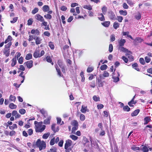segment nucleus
<instances>
[{
	"mask_svg": "<svg viewBox=\"0 0 152 152\" xmlns=\"http://www.w3.org/2000/svg\"><path fill=\"white\" fill-rule=\"evenodd\" d=\"M85 119V116L83 114H81L80 115V119L81 121H84Z\"/></svg>",
	"mask_w": 152,
	"mask_h": 152,
	"instance_id": "nucleus-64",
	"label": "nucleus"
},
{
	"mask_svg": "<svg viewBox=\"0 0 152 152\" xmlns=\"http://www.w3.org/2000/svg\"><path fill=\"white\" fill-rule=\"evenodd\" d=\"M126 42V41L125 39H121L120 40H118V43L119 47L123 46L124 45Z\"/></svg>",
	"mask_w": 152,
	"mask_h": 152,
	"instance_id": "nucleus-15",
	"label": "nucleus"
},
{
	"mask_svg": "<svg viewBox=\"0 0 152 152\" xmlns=\"http://www.w3.org/2000/svg\"><path fill=\"white\" fill-rule=\"evenodd\" d=\"M70 137L73 140H76L78 138V137L77 136L73 135L71 134L70 136Z\"/></svg>",
	"mask_w": 152,
	"mask_h": 152,
	"instance_id": "nucleus-53",
	"label": "nucleus"
},
{
	"mask_svg": "<svg viewBox=\"0 0 152 152\" xmlns=\"http://www.w3.org/2000/svg\"><path fill=\"white\" fill-rule=\"evenodd\" d=\"M56 124H53L51 126V129L54 132V133L58 132L59 130V129L58 126L56 129H55Z\"/></svg>",
	"mask_w": 152,
	"mask_h": 152,
	"instance_id": "nucleus-16",
	"label": "nucleus"
},
{
	"mask_svg": "<svg viewBox=\"0 0 152 152\" xmlns=\"http://www.w3.org/2000/svg\"><path fill=\"white\" fill-rule=\"evenodd\" d=\"M23 57L21 56L18 59V62L20 64H21L23 63Z\"/></svg>",
	"mask_w": 152,
	"mask_h": 152,
	"instance_id": "nucleus-59",
	"label": "nucleus"
},
{
	"mask_svg": "<svg viewBox=\"0 0 152 152\" xmlns=\"http://www.w3.org/2000/svg\"><path fill=\"white\" fill-rule=\"evenodd\" d=\"M103 79L104 78L101 75H100L99 77L97 78V83L99 87H102L104 84L105 83V81H102V79Z\"/></svg>",
	"mask_w": 152,
	"mask_h": 152,
	"instance_id": "nucleus-4",
	"label": "nucleus"
},
{
	"mask_svg": "<svg viewBox=\"0 0 152 152\" xmlns=\"http://www.w3.org/2000/svg\"><path fill=\"white\" fill-rule=\"evenodd\" d=\"M40 112L44 116L43 119L46 118V116L48 115L47 113L43 109H42L40 111Z\"/></svg>",
	"mask_w": 152,
	"mask_h": 152,
	"instance_id": "nucleus-25",
	"label": "nucleus"
},
{
	"mask_svg": "<svg viewBox=\"0 0 152 152\" xmlns=\"http://www.w3.org/2000/svg\"><path fill=\"white\" fill-rule=\"evenodd\" d=\"M50 10L49 6L47 5H45L42 7V10L45 12L48 11Z\"/></svg>",
	"mask_w": 152,
	"mask_h": 152,
	"instance_id": "nucleus-26",
	"label": "nucleus"
},
{
	"mask_svg": "<svg viewBox=\"0 0 152 152\" xmlns=\"http://www.w3.org/2000/svg\"><path fill=\"white\" fill-rule=\"evenodd\" d=\"M17 105L13 103H11L9 105V107L11 109H15L17 108Z\"/></svg>",
	"mask_w": 152,
	"mask_h": 152,
	"instance_id": "nucleus-40",
	"label": "nucleus"
},
{
	"mask_svg": "<svg viewBox=\"0 0 152 152\" xmlns=\"http://www.w3.org/2000/svg\"><path fill=\"white\" fill-rule=\"evenodd\" d=\"M123 110L125 111L129 112L130 110V108L128 105H126L124 107Z\"/></svg>",
	"mask_w": 152,
	"mask_h": 152,
	"instance_id": "nucleus-42",
	"label": "nucleus"
},
{
	"mask_svg": "<svg viewBox=\"0 0 152 152\" xmlns=\"http://www.w3.org/2000/svg\"><path fill=\"white\" fill-rule=\"evenodd\" d=\"M83 7L85 9H87L90 10L92 9V7L90 5H85Z\"/></svg>",
	"mask_w": 152,
	"mask_h": 152,
	"instance_id": "nucleus-48",
	"label": "nucleus"
},
{
	"mask_svg": "<svg viewBox=\"0 0 152 152\" xmlns=\"http://www.w3.org/2000/svg\"><path fill=\"white\" fill-rule=\"evenodd\" d=\"M12 45V42H9L7 44L5 45V49H9Z\"/></svg>",
	"mask_w": 152,
	"mask_h": 152,
	"instance_id": "nucleus-41",
	"label": "nucleus"
},
{
	"mask_svg": "<svg viewBox=\"0 0 152 152\" xmlns=\"http://www.w3.org/2000/svg\"><path fill=\"white\" fill-rule=\"evenodd\" d=\"M99 16H101V17H99L98 18L101 21H103L105 20V18L104 15L102 13H100L98 15Z\"/></svg>",
	"mask_w": 152,
	"mask_h": 152,
	"instance_id": "nucleus-29",
	"label": "nucleus"
},
{
	"mask_svg": "<svg viewBox=\"0 0 152 152\" xmlns=\"http://www.w3.org/2000/svg\"><path fill=\"white\" fill-rule=\"evenodd\" d=\"M50 135V133L49 132L44 134L42 136V138L43 139H47Z\"/></svg>",
	"mask_w": 152,
	"mask_h": 152,
	"instance_id": "nucleus-38",
	"label": "nucleus"
},
{
	"mask_svg": "<svg viewBox=\"0 0 152 152\" xmlns=\"http://www.w3.org/2000/svg\"><path fill=\"white\" fill-rule=\"evenodd\" d=\"M33 63L32 60H29L25 62L24 65L26 66L28 68L30 69L33 66Z\"/></svg>",
	"mask_w": 152,
	"mask_h": 152,
	"instance_id": "nucleus-6",
	"label": "nucleus"
},
{
	"mask_svg": "<svg viewBox=\"0 0 152 152\" xmlns=\"http://www.w3.org/2000/svg\"><path fill=\"white\" fill-rule=\"evenodd\" d=\"M140 63L142 65H144L145 64V62L144 58H141L139 59Z\"/></svg>",
	"mask_w": 152,
	"mask_h": 152,
	"instance_id": "nucleus-57",
	"label": "nucleus"
},
{
	"mask_svg": "<svg viewBox=\"0 0 152 152\" xmlns=\"http://www.w3.org/2000/svg\"><path fill=\"white\" fill-rule=\"evenodd\" d=\"M32 18H30L28 20L27 24L28 26L31 25L33 23V20Z\"/></svg>",
	"mask_w": 152,
	"mask_h": 152,
	"instance_id": "nucleus-61",
	"label": "nucleus"
},
{
	"mask_svg": "<svg viewBox=\"0 0 152 152\" xmlns=\"http://www.w3.org/2000/svg\"><path fill=\"white\" fill-rule=\"evenodd\" d=\"M57 64L59 66L60 68H62V67H63L65 66L64 65V64L63 62V61L60 59H59L57 61Z\"/></svg>",
	"mask_w": 152,
	"mask_h": 152,
	"instance_id": "nucleus-23",
	"label": "nucleus"
},
{
	"mask_svg": "<svg viewBox=\"0 0 152 152\" xmlns=\"http://www.w3.org/2000/svg\"><path fill=\"white\" fill-rule=\"evenodd\" d=\"M17 125L16 124H13L12 126H9V128L11 130L14 129L15 128H17Z\"/></svg>",
	"mask_w": 152,
	"mask_h": 152,
	"instance_id": "nucleus-49",
	"label": "nucleus"
},
{
	"mask_svg": "<svg viewBox=\"0 0 152 152\" xmlns=\"http://www.w3.org/2000/svg\"><path fill=\"white\" fill-rule=\"evenodd\" d=\"M103 75L104 77H107L109 76V74L107 71H105L104 72Z\"/></svg>",
	"mask_w": 152,
	"mask_h": 152,
	"instance_id": "nucleus-55",
	"label": "nucleus"
},
{
	"mask_svg": "<svg viewBox=\"0 0 152 152\" xmlns=\"http://www.w3.org/2000/svg\"><path fill=\"white\" fill-rule=\"evenodd\" d=\"M72 125L74 126H78V124L77 121L76 120H73L71 123Z\"/></svg>",
	"mask_w": 152,
	"mask_h": 152,
	"instance_id": "nucleus-37",
	"label": "nucleus"
},
{
	"mask_svg": "<svg viewBox=\"0 0 152 152\" xmlns=\"http://www.w3.org/2000/svg\"><path fill=\"white\" fill-rule=\"evenodd\" d=\"M46 61L48 63L51 62L52 60L50 56H47L45 58Z\"/></svg>",
	"mask_w": 152,
	"mask_h": 152,
	"instance_id": "nucleus-43",
	"label": "nucleus"
},
{
	"mask_svg": "<svg viewBox=\"0 0 152 152\" xmlns=\"http://www.w3.org/2000/svg\"><path fill=\"white\" fill-rule=\"evenodd\" d=\"M35 18L37 20L41 22L43 21L44 19L43 17L39 14H37L35 16Z\"/></svg>",
	"mask_w": 152,
	"mask_h": 152,
	"instance_id": "nucleus-11",
	"label": "nucleus"
},
{
	"mask_svg": "<svg viewBox=\"0 0 152 152\" xmlns=\"http://www.w3.org/2000/svg\"><path fill=\"white\" fill-rule=\"evenodd\" d=\"M101 24L104 27H108L110 24V21H106L101 23Z\"/></svg>",
	"mask_w": 152,
	"mask_h": 152,
	"instance_id": "nucleus-20",
	"label": "nucleus"
},
{
	"mask_svg": "<svg viewBox=\"0 0 152 152\" xmlns=\"http://www.w3.org/2000/svg\"><path fill=\"white\" fill-rule=\"evenodd\" d=\"M16 99V98L15 96H13L12 95H10L9 97V99L10 101L15 102Z\"/></svg>",
	"mask_w": 152,
	"mask_h": 152,
	"instance_id": "nucleus-35",
	"label": "nucleus"
},
{
	"mask_svg": "<svg viewBox=\"0 0 152 152\" xmlns=\"http://www.w3.org/2000/svg\"><path fill=\"white\" fill-rule=\"evenodd\" d=\"M35 43L37 45H39L41 43L42 39L39 37H37L36 38L35 37Z\"/></svg>",
	"mask_w": 152,
	"mask_h": 152,
	"instance_id": "nucleus-22",
	"label": "nucleus"
},
{
	"mask_svg": "<svg viewBox=\"0 0 152 152\" xmlns=\"http://www.w3.org/2000/svg\"><path fill=\"white\" fill-rule=\"evenodd\" d=\"M12 63L11 64V66L12 67L14 66L17 63V60L16 59V57H15L12 59Z\"/></svg>",
	"mask_w": 152,
	"mask_h": 152,
	"instance_id": "nucleus-21",
	"label": "nucleus"
},
{
	"mask_svg": "<svg viewBox=\"0 0 152 152\" xmlns=\"http://www.w3.org/2000/svg\"><path fill=\"white\" fill-rule=\"evenodd\" d=\"M107 7L105 6H104L102 8V14L104 15H105L107 11Z\"/></svg>",
	"mask_w": 152,
	"mask_h": 152,
	"instance_id": "nucleus-39",
	"label": "nucleus"
},
{
	"mask_svg": "<svg viewBox=\"0 0 152 152\" xmlns=\"http://www.w3.org/2000/svg\"><path fill=\"white\" fill-rule=\"evenodd\" d=\"M72 144V141L68 139L66 141L64 145V149L66 152H70L72 150V148H69L71 146Z\"/></svg>",
	"mask_w": 152,
	"mask_h": 152,
	"instance_id": "nucleus-3",
	"label": "nucleus"
},
{
	"mask_svg": "<svg viewBox=\"0 0 152 152\" xmlns=\"http://www.w3.org/2000/svg\"><path fill=\"white\" fill-rule=\"evenodd\" d=\"M46 117L43 121V123L45 125L49 124L51 119V117L48 115L46 116Z\"/></svg>",
	"mask_w": 152,
	"mask_h": 152,
	"instance_id": "nucleus-8",
	"label": "nucleus"
},
{
	"mask_svg": "<svg viewBox=\"0 0 152 152\" xmlns=\"http://www.w3.org/2000/svg\"><path fill=\"white\" fill-rule=\"evenodd\" d=\"M141 15L140 12H138V14L135 16V18L137 20H139L141 19Z\"/></svg>",
	"mask_w": 152,
	"mask_h": 152,
	"instance_id": "nucleus-50",
	"label": "nucleus"
},
{
	"mask_svg": "<svg viewBox=\"0 0 152 152\" xmlns=\"http://www.w3.org/2000/svg\"><path fill=\"white\" fill-rule=\"evenodd\" d=\"M44 50H42L40 53L39 50H36L35 51L33 54V56L35 58H40L44 55L45 54Z\"/></svg>",
	"mask_w": 152,
	"mask_h": 152,
	"instance_id": "nucleus-5",
	"label": "nucleus"
},
{
	"mask_svg": "<svg viewBox=\"0 0 152 152\" xmlns=\"http://www.w3.org/2000/svg\"><path fill=\"white\" fill-rule=\"evenodd\" d=\"M131 149L133 150L134 151H136L137 150L140 151V148L138 147H136L135 146H134L132 147H131Z\"/></svg>",
	"mask_w": 152,
	"mask_h": 152,
	"instance_id": "nucleus-52",
	"label": "nucleus"
},
{
	"mask_svg": "<svg viewBox=\"0 0 152 152\" xmlns=\"http://www.w3.org/2000/svg\"><path fill=\"white\" fill-rule=\"evenodd\" d=\"M120 24L117 22H115L113 24V27L114 29H116L119 27Z\"/></svg>",
	"mask_w": 152,
	"mask_h": 152,
	"instance_id": "nucleus-32",
	"label": "nucleus"
},
{
	"mask_svg": "<svg viewBox=\"0 0 152 152\" xmlns=\"http://www.w3.org/2000/svg\"><path fill=\"white\" fill-rule=\"evenodd\" d=\"M37 146L39 148V151L44 149L46 147V144L45 142L43 141H41L40 139H38L36 142Z\"/></svg>",
	"mask_w": 152,
	"mask_h": 152,
	"instance_id": "nucleus-2",
	"label": "nucleus"
},
{
	"mask_svg": "<svg viewBox=\"0 0 152 152\" xmlns=\"http://www.w3.org/2000/svg\"><path fill=\"white\" fill-rule=\"evenodd\" d=\"M119 48L121 51L124 52H127V53L129 51L127 49L125 48L123 46L120 47Z\"/></svg>",
	"mask_w": 152,
	"mask_h": 152,
	"instance_id": "nucleus-36",
	"label": "nucleus"
},
{
	"mask_svg": "<svg viewBox=\"0 0 152 152\" xmlns=\"http://www.w3.org/2000/svg\"><path fill=\"white\" fill-rule=\"evenodd\" d=\"M151 117L150 116H146L145 117L144 119V124H147L149 122L151 121Z\"/></svg>",
	"mask_w": 152,
	"mask_h": 152,
	"instance_id": "nucleus-14",
	"label": "nucleus"
},
{
	"mask_svg": "<svg viewBox=\"0 0 152 152\" xmlns=\"http://www.w3.org/2000/svg\"><path fill=\"white\" fill-rule=\"evenodd\" d=\"M19 112L22 115L24 114L26 112V110L24 109H20L19 110Z\"/></svg>",
	"mask_w": 152,
	"mask_h": 152,
	"instance_id": "nucleus-56",
	"label": "nucleus"
},
{
	"mask_svg": "<svg viewBox=\"0 0 152 152\" xmlns=\"http://www.w3.org/2000/svg\"><path fill=\"white\" fill-rule=\"evenodd\" d=\"M119 13L121 15H123L124 16H126L127 14V12L126 10H120L119 11Z\"/></svg>",
	"mask_w": 152,
	"mask_h": 152,
	"instance_id": "nucleus-30",
	"label": "nucleus"
},
{
	"mask_svg": "<svg viewBox=\"0 0 152 152\" xmlns=\"http://www.w3.org/2000/svg\"><path fill=\"white\" fill-rule=\"evenodd\" d=\"M37 124V125L36 126L35 128L36 132H43L46 128V126L45 125L43 124V122L40 121L38 122L36 121L34 122V124Z\"/></svg>",
	"mask_w": 152,
	"mask_h": 152,
	"instance_id": "nucleus-1",
	"label": "nucleus"
},
{
	"mask_svg": "<svg viewBox=\"0 0 152 152\" xmlns=\"http://www.w3.org/2000/svg\"><path fill=\"white\" fill-rule=\"evenodd\" d=\"M113 46L112 44H110L109 47V51L110 52H111L113 50Z\"/></svg>",
	"mask_w": 152,
	"mask_h": 152,
	"instance_id": "nucleus-60",
	"label": "nucleus"
},
{
	"mask_svg": "<svg viewBox=\"0 0 152 152\" xmlns=\"http://www.w3.org/2000/svg\"><path fill=\"white\" fill-rule=\"evenodd\" d=\"M48 45L52 50L54 49V46L53 42H49Z\"/></svg>",
	"mask_w": 152,
	"mask_h": 152,
	"instance_id": "nucleus-46",
	"label": "nucleus"
},
{
	"mask_svg": "<svg viewBox=\"0 0 152 152\" xmlns=\"http://www.w3.org/2000/svg\"><path fill=\"white\" fill-rule=\"evenodd\" d=\"M115 38L114 34H113L110 36V40L111 42H113L115 40Z\"/></svg>",
	"mask_w": 152,
	"mask_h": 152,
	"instance_id": "nucleus-54",
	"label": "nucleus"
},
{
	"mask_svg": "<svg viewBox=\"0 0 152 152\" xmlns=\"http://www.w3.org/2000/svg\"><path fill=\"white\" fill-rule=\"evenodd\" d=\"M108 16L110 20H115L116 19L115 13L112 11L109 12Z\"/></svg>",
	"mask_w": 152,
	"mask_h": 152,
	"instance_id": "nucleus-9",
	"label": "nucleus"
},
{
	"mask_svg": "<svg viewBox=\"0 0 152 152\" xmlns=\"http://www.w3.org/2000/svg\"><path fill=\"white\" fill-rule=\"evenodd\" d=\"M44 17L46 19L48 20H50L52 18V16L49 14H47L44 15Z\"/></svg>",
	"mask_w": 152,
	"mask_h": 152,
	"instance_id": "nucleus-44",
	"label": "nucleus"
},
{
	"mask_svg": "<svg viewBox=\"0 0 152 152\" xmlns=\"http://www.w3.org/2000/svg\"><path fill=\"white\" fill-rule=\"evenodd\" d=\"M93 99L95 102L100 101V98L99 97H97L96 95H94L93 96Z\"/></svg>",
	"mask_w": 152,
	"mask_h": 152,
	"instance_id": "nucleus-47",
	"label": "nucleus"
},
{
	"mask_svg": "<svg viewBox=\"0 0 152 152\" xmlns=\"http://www.w3.org/2000/svg\"><path fill=\"white\" fill-rule=\"evenodd\" d=\"M107 68V66L106 64H104L100 67V69L102 70H106Z\"/></svg>",
	"mask_w": 152,
	"mask_h": 152,
	"instance_id": "nucleus-51",
	"label": "nucleus"
},
{
	"mask_svg": "<svg viewBox=\"0 0 152 152\" xmlns=\"http://www.w3.org/2000/svg\"><path fill=\"white\" fill-rule=\"evenodd\" d=\"M140 111V109L136 110L131 113V115L132 117L136 116L138 115Z\"/></svg>",
	"mask_w": 152,
	"mask_h": 152,
	"instance_id": "nucleus-19",
	"label": "nucleus"
},
{
	"mask_svg": "<svg viewBox=\"0 0 152 152\" xmlns=\"http://www.w3.org/2000/svg\"><path fill=\"white\" fill-rule=\"evenodd\" d=\"M132 52L130 51H129L126 54V55L129 59V61H132L134 60V57L132 55Z\"/></svg>",
	"mask_w": 152,
	"mask_h": 152,
	"instance_id": "nucleus-7",
	"label": "nucleus"
},
{
	"mask_svg": "<svg viewBox=\"0 0 152 152\" xmlns=\"http://www.w3.org/2000/svg\"><path fill=\"white\" fill-rule=\"evenodd\" d=\"M80 75L81 77V81L84 82L85 80V77L84 75V72L83 71H81L80 73Z\"/></svg>",
	"mask_w": 152,
	"mask_h": 152,
	"instance_id": "nucleus-45",
	"label": "nucleus"
},
{
	"mask_svg": "<svg viewBox=\"0 0 152 152\" xmlns=\"http://www.w3.org/2000/svg\"><path fill=\"white\" fill-rule=\"evenodd\" d=\"M141 147H142V148H140V151H142L143 152H148V151L149 149L146 145H142Z\"/></svg>",
	"mask_w": 152,
	"mask_h": 152,
	"instance_id": "nucleus-13",
	"label": "nucleus"
},
{
	"mask_svg": "<svg viewBox=\"0 0 152 152\" xmlns=\"http://www.w3.org/2000/svg\"><path fill=\"white\" fill-rule=\"evenodd\" d=\"M55 138H53L50 141V145H53L55 144Z\"/></svg>",
	"mask_w": 152,
	"mask_h": 152,
	"instance_id": "nucleus-62",
	"label": "nucleus"
},
{
	"mask_svg": "<svg viewBox=\"0 0 152 152\" xmlns=\"http://www.w3.org/2000/svg\"><path fill=\"white\" fill-rule=\"evenodd\" d=\"M31 33L32 34L37 35H39L40 34V32L38 29H32L31 31Z\"/></svg>",
	"mask_w": 152,
	"mask_h": 152,
	"instance_id": "nucleus-17",
	"label": "nucleus"
},
{
	"mask_svg": "<svg viewBox=\"0 0 152 152\" xmlns=\"http://www.w3.org/2000/svg\"><path fill=\"white\" fill-rule=\"evenodd\" d=\"M10 49H5L4 50L3 53L6 56L8 57L10 55Z\"/></svg>",
	"mask_w": 152,
	"mask_h": 152,
	"instance_id": "nucleus-24",
	"label": "nucleus"
},
{
	"mask_svg": "<svg viewBox=\"0 0 152 152\" xmlns=\"http://www.w3.org/2000/svg\"><path fill=\"white\" fill-rule=\"evenodd\" d=\"M32 58V55L31 53L27 54L26 55L25 57V59L26 60H29L31 59Z\"/></svg>",
	"mask_w": 152,
	"mask_h": 152,
	"instance_id": "nucleus-33",
	"label": "nucleus"
},
{
	"mask_svg": "<svg viewBox=\"0 0 152 152\" xmlns=\"http://www.w3.org/2000/svg\"><path fill=\"white\" fill-rule=\"evenodd\" d=\"M132 67L137 71H140L138 67V65L137 63H135L132 65Z\"/></svg>",
	"mask_w": 152,
	"mask_h": 152,
	"instance_id": "nucleus-31",
	"label": "nucleus"
},
{
	"mask_svg": "<svg viewBox=\"0 0 152 152\" xmlns=\"http://www.w3.org/2000/svg\"><path fill=\"white\" fill-rule=\"evenodd\" d=\"M137 103V101H134V100H131L130 101L128 102V104L130 107H134V104H136Z\"/></svg>",
	"mask_w": 152,
	"mask_h": 152,
	"instance_id": "nucleus-18",
	"label": "nucleus"
},
{
	"mask_svg": "<svg viewBox=\"0 0 152 152\" xmlns=\"http://www.w3.org/2000/svg\"><path fill=\"white\" fill-rule=\"evenodd\" d=\"M87 109V107L83 105H82V108L81 109V111L83 113H86Z\"/></svg>",
	"mask_w": 152,
	"mask_h": 152,
	"instance_id": "nucleus-34",
	"label": "nucleus"
},
{
	"mask_svg": "<svg viewBox=\"0 0 152 152\" xmlns=\"http://www.w3.org/2000/svg\"><path fill=\"white\" fill-rule=\"evenodd\" d=\"M129 31L123 32V35L124 36L127 35L128 37L132 39H133L131 35H129Z\"/></svg>",
	"mask_w": 152,
	"mask_h": 152,
	"instance_id": "nucleus-27",
	"label": "nucleus"
},
{
	"mask_svg": "<svg viewBox=\"0 0 152 152\" xmlns=\"http://www.w3.org/2000/svg\"><path fill=\"white\" fill-rule=\"evenodd\" d=\"M54 66L57 72L58 75L59 77H63V75L61 73V70L58 65L57 64H56Z\"/></svg>",
	"mask_w": 152,
	"mask_h": 152,
	"instance_id": "nucleus-10",
	"label": "nucleus"
},
{
	"mask_svg": "<svg viewBox=\"0 0 152 152\" xmlns=\"http://www.w3.org/2000/svg\"><path fill=\"white\" fill-rule=\"evenodd\" d=\"M12 39V38L11 36L10 35H9L8 36L7 38L5 40L4 43L6 44L8 42H11Z\"/></svg>",
	"mask_w": 152,
	"mask_h": 152,
	"instance_id": "nucleus-28",
	"label": "nucleus"
},
{
	"mask_svg": "<svg viewBox=\"0 0 152 152\" xmlns=\"http://www.w3.org/2000/svg\"><path fill=\"white\" fill-rule=\"evenodd\" d=\"M39 10V9L38 8H35L32 11V13L33 14H34L37 13Z\"/></svg>",
	"mask_w": 152,
	"mask_h": 152,
	"instance_id": "nucleus-63",
	"label": "nucleus"
},
{
	"mask_svg": "<svg viewBox=\"0 0 152 152\" xmlns=\"http://www.w3.org/2000/svg\"><path fill=\"white\" fill-rule=\"evenodd\" d=\"M94 70V68L92 67H88L87 68V71L88 72H92Z\"/></svg>",
	"mask_w": 152,
	"mask_h": 152,
	"instance_id": "nucleus-58",
	"label": "nucleus"
},
{
	"mask_svg": "<svg viewBox=\"0 0 152 152\" xmlns=\"http://www.w3.org/2000/svg\"><path fill=\"white\" fill-rule=\"evenodd\" d=\"M115 69L114 70V72L113 73V78L114 80V81L115 82H117L119 80V77L120 76V75L118 72V76L117 77H115L114 76V75H115Z\"/></svg>",
	"mask_w": 152,
	"mask_h": 152,
	"instance_id": "nucleus-12",
	"label": "nucleus"
}]
</instances>
